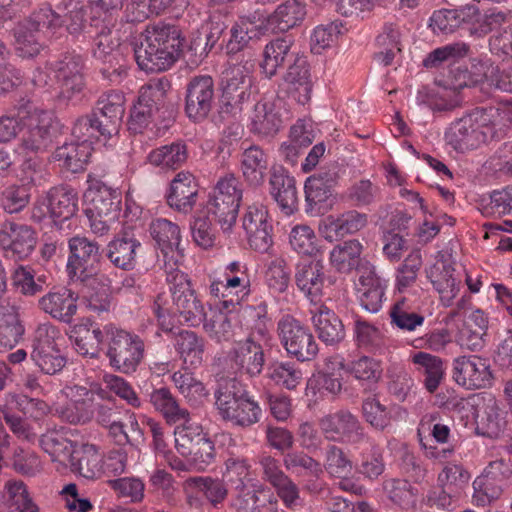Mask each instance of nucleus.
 Here are the masks:
<instances>
[{"mask_svg":"<svg viewBox=\"0 0 512 512\" xmlns=\"http://www.w3.org/2000/svg\"><path fill=\"white\" fill-rule=\"evenodd\" d=\"M363 250L362 244L356 240H347L336 245L329 254V263L340 273H349L358 266Z\"/></svg>","mask_w":512,"mask_h":512,"instance_id":"nucleus-52","label":"nucleus"},{"mask_svg":"<svg viewBox=\"0 0 512 512\" xmlns=\"http://www.w3.org/2000/svg\"><path fill=\"white\" fill-rule=\"evenodd\" d=\"M176 425L175 446L181 455L191 453V449L209 437L201 425L191 422L190 416L186 421H181Z\"/></svg>","mask_w":512,"mask_h":512,"instance_id":"nucleus-59","label":"nucleus"},{"mask_svg":"<svg viewBox=\"0 0 512 512\" xmlns=\"http://www.w3.org/2000/svg\"><path fill=\"white\" fill-rule=\"evenodd\" d=\"M475 83H487L495 88L512 93V70H500L489 61H481L473 65Z\"/></svg>","mask_w":512,"mask_h":512,"instance_id":"nucleus-55","label":"nucleus"},{"mask_svg":"<svg viewBox=\"0 0 512 512\" xmlns=\"http://www.w3.org/2000/svg\"><path fill=\"white\" fill-rule=\"evenodd\" d=\"M215 398L219 414L233 425L246 428L260 421V405L236 379H229L220 384Z\"/></svg>","mask_w":512,"mask_h":512,"instance_id":"nucleus-4","label":"nucleus"},{"mask_svg":"<svg viewBox=\"0 0 512 512\" xmlns=\"http://www.w3.org/2000/svg\"><path fill=\"white\" fill-rule=\"evenodd\" d=\"M198 185L195 177L185 171L179 172L170 184L168 205L179 212L188 213L196 204Z\"/></svg>","mask_w":512,"mask_h":512,"instance_id":"nucleus-27","label":"nucleus"},{"mask_svg":"<svg viewBox=\"0 0 512 512\" xmlns=\"http://www.w3.org/2000/svg\"><path fill=\"white\" fill-rule=\"evenodd\" d=\"M214 96V82L211 76L200 75L192 78L186 93L187 116L194 121L205 119L212 109Z\"/></svg>","mask_w":512,"mask_h":512,"instance_id":"nucleus-18","label":"nucleus"},{"mask_svg":"<svg viewBox=\"0 0 512 512\" xmlns=\"http://www.w3.org/2000/svg\"><path fill=\"white\" fill-rule=\"evenodd\" d=\"M454 267L444 258H437L427 270V278L433 288L439 294V299L444 307L452 306L460 291V280L454 277Z\"/></svg>","mask_w":512,"mask_h":512,"instance_id":"nucleus-23","label":"nucleus"},{"mask_svg":"<svg viewBox=\"0 0 512 512\" xmlns=\"http://www.w3.org/2000/svg\"><path fill=\"white\" fill-rule=\"evenodd\" d=\"M387 282L377 275L374 268H363L357 284L361 306L371 313H377L383 305Z\"/></svg>","mask_w":512,"mask_h":512,"instance_id":"nucleus-25","label":"nucleus"},{"mask_svg":"<svg viewBox=\"0 0 512 512\" xmlns=\"http://www.w3.org/2000/svg\"><path fill=\"white\" fill-rule=\"evenodd\" d=\"M367 223V214L349 210L339 215L327 216L321 221L319 230L326 240L333 241L357 233Z\"/></svg>","mask_w":512,"mask_h":512,"instance_id":"nucleus-24","label":"nucleus"},{"mask_svg":"<svg viewBox=\"0 0 512 512\" xmlns=\"http://www.w3.org/2000/svg\"><path fill=\"white\" fill-rule=\"evenodd\" d=\"M270 193L279 207L286 214H291L297 206V189L293 178L282 172L274 171L271 174Z\"/></svg>","mask_w":512,"mask_h":512,"instance_id":"nucleus-47","label":"nucleus"},{"mask_svg":"<svg viewBox=\"0 0 512 512\" xmlns=\"http://www.w3.org/2000/svg\"><path fill=\"white\" fill-rule=\"evenodd\" d=\"M47 196L52 210V221L61 228L78 211L77 192L68 186H56L47 192Z\"/></svg>","mask_w":512,"mask_h":512,"instance_id":"nucleus-32","label":"nucleus"},{"mask_svg":"<svg viewBox=\"0 0 512 512\" xmlns=\"http://www.w3.org/2000/svg\"><path fill=\"white\" fill-rule=\"evenodd\" d=\"M493 110L476 108L453 122L445 133L447 142L457 151L473 150L495 136Z\"/></svg>","mask_w":512,"mask_h":512,"instance_id":"nucleus-6","label":"nucleus"},{"mask_svg":"<svg viewBox=\"0 0 512 512\" xmlns=\"http://www.w3.org/2000/svg\"><path fill=\"white\" fill-rule=\"evenodd\" d=\"M268 155L257 145L245 149L241 156V171L247 183L260 186L268 174Z\"/></svg>","mask_w":512,"mask_h":512,"instance_id":"nucleus-40","label":"nucleus"},{"mask_svg":"<svg viewBox=\"0 0 512 512\" xmlns=\"http://www.w3.org/2000/svg\"><path fill=\"white\" fill-rule=\"evenodd\" d=\"M36 234L31 227L15 222H6L0 230V245L17 259L26 258L34 250Z\"/></svg>","mask_w":512,"mask_h":512,"instance_id":"nucleus-22","label":"nucleus"},{"mask_svg":"<svg viewBox=\"0 0 512 512\" xmlns=\"http://www.w3.org/2000/svg\"><path fill=\"white\" fill-rule=\"evenodd\" d=\"M105 355L115 371L133 374L145 357L144 340L132 331L111 324Z\"/></svg>","mask_w":512,"mask_h":512,"instance_id":"nucleus-7","label":"nucleus"},{"mask_svg":"<svg viewBox=\"0 0 512 512\" xmlns=\"http://www.w3.org/2000/svg\"><path fill=\"white\" fill-rule=\"evenodd\" d=\"M150 402L168 424H177L189 417V411L180 406L177 398L166 387L154 389L150 394Z\"/></svg>","mask_w":512,"mask_h":512,"instance_id":"nucleus-44","label":"nucleus"},{"mask_svg":"<svg viewBox=\"0 0 512 512\" xmlns=\"http://www.w3.org/2000/svg\"><path fill=\"white\" fill-rule=\"evenodd\" d=\"M24 333L20 308L10 302H0V352L13 349L23 338Z\"/></svg>","mask_w":512,"mask_h":512,"instance_id":"nucleus-29","label":"nucleus"},{"mask_svg":"<svg viewBox=\"0 0 512 512\" xmlns=\"http://www.w3.org/2000/svg\"><path fill=\"white\" fill-rule=\"evenodd\" d=\"M62 339L60 330L51 323H42L35 330L31 359L35 366L46 375H56L67 363L59 348Z\"/></svg>","mask_w":512,"mask_h":512,"instance_id":"nucleus-11","label":"nucleus"},{"mask_svg":"<svg viewBox=\"0 0 512 512\" xmlns=\"http://www.w3.org/2000/svg\"><path fill=\"white\" fill-rule=\"evenodd\" d=\"M280 108L274 101H258L248 116L249 131L260 139L273 138L282 128Z\"/></svg>","mask_w":512,"mask_h":512,"instance_id":"nucleus-20","label":"nucleus"},{"mask_svg":"<svg viewBox=\"0 0 512 512\" xmlns=\"http://www.w3.org/2000/svg\"><path fill=\"white\" fill-rule=\"evenodd\" d=\"M102 453L100 448L91 443H83L77 446L73 458L70 461L71 468L80 476L94 480L101 478Z\"/></svg>","mask_w":512,"mask_h":512,"instance_id":"nucleus-36","label":"nucleus"},{"mask_svg":"<svg viewBox=\"0 0 512 512\" xmlns=\"http://www.w3.org/2000/svg\"><path fill=\"white\" fill-rule=\"evenodd\" d=\"M39 442L51 461L63 467L70 463L77 448L76 443L70 440L61 430L47 431L41 435Z\"/></svg>","mask_w":512,"mask_h":512,"instance_id":"nucleus-39","label":"nucleus"},{"mask_svg":"<svg viewBox=\"0 0 512 512\" xmlns=\"http://www.w3.org/2000/svg\"><path fill=\"white\" fill-rule=\"evenodd\" d=\"M312 313V322L323 342L335 344L344 338L345 330L342 321L332 310L321 305Z\"/></svg>","mask_w":512,"mask_h":512,"instance_id":"nucleus-43","label":"nucleus"},{"mask_svg":"<svg viewBox=\"0 0 512 512\" xmlns=\"http://www.w3.org/2000/svg\"><path fill=\"white\" fill-rule=\"evenodd\" d=\"M411 362L423 375V384L429 393H434L445 375L443 360L427 352L419 351L411 355Z\"/></svg>","mask_w":512,"mask_h":512,"instance_id":"nucleus-41","label":"nucleus"},{"mask_svg":"<svg viewBox=\"0 0 512 512\" xmlns=\"http://www.w3.org/2000/svg\"><path fill=\"white\" fill-rule=\"evenodd\" d=\"M480 13L474 6H466L461 9H443L435 11L430 18V26L434 32L444 34L453 33L458 29L476 31L474 27L479 21Z\"/></svg>","mask_w":512,"mask_h":512,"instance_id":"nucleus-21","label":"nucleus"},{"mask_svg":"<svg viewBox=\"0 0 512 512\" xmlns=\"http://www.w3.org/2000/svg\"><path fill=\"white\" fill-rule=\"evenodd\" d=\"M251 77L243 66H233L223 77V95L231 105H242L251 96Z\"/></svg>","mask_w":512,"mask_h":512,"instance_id":"nucleus-34","label":"nucleus"},{"mask_svg":"<svg viewBox=\"0 0 512 512\" xmlns=\"http://www.w3.org/2000/svg\"><path fill=\"white\" fill-rule=\"evenodd\" d=\"M89 186L84 193L85 214L91 231L103 236L120 213L121 195L100 180L89 178Z\"/></svg>","mask_w":512,"mask_h":512,"instance_id":"nucleus-5","label":"nucleus"},{"mask_svg":"<svg viewBox=\"0 0 512 512\" xmlns=\"http://www.w3.org/2000/svg\"><path fill=\"white\" fill-rule=\"evenodd\" d=\"M190 487L197 488L205 499L214 507L219 508L228 496V488L223 480L211 477H191L186 480Z\"/></svg>","mask_w":512,"mask_h":512,"instance_id":"nucleus-62","label":"nucleus"},{"mask_svg":"<svg viewBox=\"0 0 512 512\" xmlns=\"http://www.w3.org/2000/svg\"><path fill=\"white\" fill-rule=\"evenodd\" d=\"M167 282L172 298V304L165 293L158 294L152 309L161 325L166 323L168 316H179V322L190 326L199 325L204 317V306L192 288L188 276L179 270L167 273Z\"/></svg>","mask_w":512,"mask_h":512,"instance_id":"nucleus-2","label":"nucleus"},{"mask_svg":"<svg viewBox=\"0 0 512 512\" xmlns=\"http://www.w3.org/2000/svg\"><path fill=\"white\" fill-rule=\"evenodd\" d=\"M141 243L128 234L115 237L107 245L106 256L110 262L122 270H132L136 266L137 250Z\"/></svg>","mask_w":512,"mask_h":512,"instance_id":"nucleus-38","label":"nucleus"},{"mask_svg":"<svg viewBox=\"0 0 512 512\" xmlns=\"http://www.w3.org/2000/svg\"><path fill=\"white\" fill-rule=\"evenodd\" d=\"M232 506L236 512H278V499L263 483L235 490Z\"/></svg>","mask_w":512,"mask_h":512,"instance_id":"nucleus-19","label":"nucleus"},{"mask_svg":"<svg viewBox=\"0 0 512 512\" xmlns=\"http://www.w3.org/2000/svg\"><path fill=\"white\" fill-rule=\"evenodd\" d=\"M68 248L66 272L72 281H94L98 275H106L100 271L102 255L96 241L84 236H74L69 239Z\"/></svg>","mask_w":512,"mask_h":512,"instance_id":"nucleus-10","label":"nucleus"},{"mask_svg":"<svg viewBox=\"0 0 512 512\" xmlns=\"http://www.w3.org/2000/svg\"><path fill=\"white\" fill-rule=\"evenodd\" d=\"M90 143H65L58 147L53 156L56 161L62 163V165L73 173H77L84 169L85 164L88 162L91 156Z\"/></svg>","mask_w":512,"mask_h":512,"instance_id":"nucleus-53","label":"nucleus"},{"mask_svg":"<svg viewBox=\"0 0 512 512\" xmlns=\"http://www.w3.org/2000/svg\"><path fill=\"white\" fill-rule=\"evenodd\" d=\"M57 9L61 14V26L65 25L67 31L74 36L86 32V9L79 0L62 1Z\"/></svg>","mask_w":512,"mask_h":512,"instance_id":"nucleus-58","label":"nucleus"},{"mask_svg":"<svg viewBox=\"0 0 512 512\" xmlns=\"http://www.w3.org/2000/svg\"><path fill=\"white\" fill-rule=\"evenodd\" d=\"M125 96L121 91L110 90L103 93L98 101L93 116L98 123V136L104 140L117 135L125 113Z\"/></svg>","mask_w":512,"mask_h":512,"instance_id":"nucleus-17","label":"nucleus"},{"mask_svg":"<svg viewBox=\"0 0 512 512\" xmlns=\"http://www.w3.org/2000/svg\"><path fill=\"white\" fill-rule=\"evenodd\" d=\"M421 266L422 257L419 251H413L405 258L396 270L395 289L399 293H407L416 286Z\"/></svg>","mask_w":512,"mask_h":512,"instance_id":"nucleus-60","label":"nucleus"},{"mask_svg":"<svg viewBox=\"0 0 512 512\" xmlns=\"http://www.w3.org/2000/svg\"><path fill=\"white\" fill-rule=\"evenodd\" d=\"M209 295L214 299L218 310L224 313L236 312L248 297L233 286L227 285L224 280L214 279L208 287Z\"/></svg>","mask_w":512,"mask_h":512,"instance_id":"nucleus-51","label":"nucleus"},{"mask_svg":"<svg viewBox=\"0 0 512 512\" xmlns=\"http://www.w3.org/2000/svg\"><path fill=\"white\" fill-rule=\"evenodd\" d=\"M324 281L325 274L322 260L302 261L297 264L296 285L311 302L316 303L320 300Z\"/></svg>","mask_w":512,"mask_h":512,"instance_id":"nucleus-26","label":"nucleus"},{"mask_svg":"<svg viewBox=\"0 0 512 512\" xmlns=\"http://www.w3.org/2000/svg\"><path fill=\"white\" fill-rule=\"evenodd\" d=\"M503 466L502 461L491 462L481 475L473 481V499L479 506H485L500 497L502 487L497 471Z\"/></svg>","mask_w":512,"mask_h":512,"instance_id":"nucleus-31","label":"nucleus"},{"mask_svg":"<svg viewBox=\"0 0 512 512\" xmlns=\"http://www.w3.org/2000/svg\"><path fill=\"white\" fill-rule=\"evenodd\" d=\"M292 41L289 38H277L266 44L263 51L261 71L266 78L275 76L285 61L291 56Z\"/></svg>","mask_w":512,"mask_h":512,"instance_id":"nucleus-48","label":"nucleus"},{"mask_svg":"<svg viewBox=\"0 0 512 512\" xmlns=\"http://www.w3.org/2000/svg\"><path fill=\"white\" fill-rule=\"evenodd\" d=\"M140 39L134 56L139 68L146 72L168 70L179 59L184 45L180 29L163 21L147 25Z\"/></svg>","mask_w":512,"mask_h":512,"instance_id":"nucleus-1","label":"nucleus"},{"mask_svg":"<svg viewBox=\"0 0 512 512\" xmlns=\"http://www.w3.org/2000/svg\"><path fill=\"white\" fill-rule=\"evenodd\" d=\"M187 147L182 142L160 146L150 151L147 156L148 162L162 170H176L187 160Z\"/></svg>","mask_w":512,"mask_h":512,"instance_id":"nucleus-49","label":"nucleus"},{"mask_svg":"<svg viewBox=\"0 0 512 512\" xmlns=\"http://www.w3.org/2000/svg\"><path fill=\"white\" fill-rule=\"evenodd\" d=\"M379 51L375 54L377 61L385 66L393 62L395 55L401 51L400 32L392 24L385 25L376 38Z\"/></svg>","mask_w":512,"mask_h":512,"instance_id":"nucleus-64","label":"nucleus"},{"mask_svg":"<svg viewBox=\"0 0 512 512\" xmlns=\"http://www.w3.org/2000/svg\"><path fill=\"white\" fill-rule=\"evenodd\" d=\"M60 394L67 399V403L57 404L54 408L55 415L72 425H83L91 421L95 411V395L106 397V391L101 387L89 389L81 385H67Z\"/></svg>","mask_w":512,"mask_h":512,"instance_id":"nucleus-13","label":"nucleus"},{"mask_svg":"<svg viewBox=\"0 0 512 512\" xmlns=\"http://www.w3.org/2000/svg\"><path fill=\"white\" fill-rule=\"evenodd\" d=\"M171 380L179 393L190 403H201L208 396L204 384L187 369L174 372Z\"/></svg>","mask_w":512,"mask_h":512,"instance_id":"nucleus-57","label":"nucleus"},{"mask_svg":"<svg viewBox=\"0 0 512 512\" xmlns=\"http://www.w3.org/2000/svg\"><path fill=\"white\" fill-rule=\"evenodd\" d=\"M470 473L460 464L448 463L438 474L437 481L441 489H443L445 502L441 503L442 507L451 505V498L458 497L468 487L470 481Z\"/></svg>","mask_w":512,"mask_h":512,"instance_id":"nucleus-35","label":"nucleus"},{"mask_svg":"<svg viewBox=\"0 0 512 512\" xmlns=\"http://www.w3.org/2000/svg\"><path fill=\"white\" fill-rule=\"evenodd\" d=\"M175 0H132L126 7L130 22H143L151 16L162 15Z\"/></svg>","mask_w":512,"mask_h":512,"instance_id":"nucleus-61","label":"nucleus"},{"mask_svg":"<svg viewBox=\"0 0 512 512\" xmlns=\"http://www.w3.org/2000/svg\"><path fill=\"white\" fill-rule=\"evenodd\" d=\"M27 111L21 112L24 119V132L18 144V150L28 153L45 151L52 143V126L54 114L52 111L38 107L33 101H27Z\"/></svg>","mask_w":512,"mask_h":512,"instance_id":"nucleus-8","label":"nucleus"},{"mask_svg":"<svg viewBox=\"0 0 512 512\" xmlns=\"http://www.w3.org/2000/svg\"><path fill=\"white\" fill-rule=\"evenodd\" d=\"M289 243L292 250L300 255L317 257L322 254L319 240L309 225L294 226L289 234Z\"/></svg>","mask_w":512,"mask_h":512,"instance_id":"nucleus-56","label":"nucleus"},{"mask_svg":"<svg viewBox=\"0 0 512 512\" xmlns=\"http://www.w3.org/2000/svg\"><path fill=\"white\" fill-rule=\"evenodd\" d=\"M306 16L305 4L298 0H287L280 4L268 18V23L278 32H286L302 23Z\"/></svg>","mask_w":512,"mask_h":512,"instance_id":"nucleus-46","label":"nucleus"},{"mask_svg":"<svg viewBox=\"0 0 512 512\" xmlns=\"http://www.w3.org/2000/svg\"><path fill=\"white\" fill-rule=\"evenodd\" d=\"M452 378L467 390L487 388L493 382L488 360L478 355L456 357L452 364Z\"/></svg>","mask_w":512,"mask_h":512,"instance_id":"nucleus-15","label":"nucleus"},{"mask_svg":"<svg viewBox=\"0 0 512 512\" xmlns=\"http://www.w3.org/2000/svg\"><path fill=\"white\" fill-rule=\"evenodd\" d=\"M93 280L81 282L84 285L82 301L91 311L107 312L111 306V279L108 275H98Z\"/></svg>","mask_w":512,"mask_h":512,"instance_id":"nucleus-37","label":"nucleus"},{"mask_svg":"<svg viewBox=\"0 0 512 512\" xmlns=\"http://www.w3.org/2000/svg\"><path fill=\"white\" fill-rule=\"evenodd\" d=\"M277 335L287 354L298 361H311L319 352L318 343L310 328L291 315H284L279 319Z\"/></svg>","mask_w":512,"mask_h":512,"instance_id":"nucleus-12","label":"nucleus"},{"mask_svg":"<svg viewBox=\"0 0 512 512\" xmlns=\"http://www.w3.org/2000/svg\"><path fill=\"white\" fill-rule=\"evenodd\" d=\"M242 189L239 180L227 175L218 180L207 203L208 214L224 232H230L236 223Z\"/></svg>","mask_w":512,"mask_h":512,"instance_id":"nucleus-9","label":"nucleus"},{"mask_svg":"<svg viewBox=\"0 0 512 512\" xmlns=\"http://www.w3.org/2000/svg\"><path fill=\"white\" fill-rule=\"evenodd\" d=\"M320 429L331 441L355 444L365 438L364 428L351 412L340 410L320 419Z\"/></svg>","mask_w":512,"mask_h":512,"instance_id":"nucleus-16","label":"nucleus"},{"mask_svg":"<svg viewBox=\"0 0 512 512\" xmlns=\"http://www.w3.org/2000/svg\"><path fill=\"white\" fill-rule=\"evenodd\" d=\"M284 80L290 91L298 93V102L304 104L310 99L312 81L309 65L304 58H296L284 76Z\"/></svg>","mask_w":512,"mask_h":512,"instance_id":"nucleus-50","label":"nucleus"},{"mask_svg":"<svg viewBox=\"0 0 512 512\" xmlns=\"http://www.w3.org/2000/svg\"><path fill=\"white\" fill-rule=\"evenodd\" d=\"M174 347L185 365L198 367L204 360L205 340L190 330L180 331L174 340Z\"/></svg>","mask_w":512,"mask_h":512,"instance_id":"nucleus-42","label":"nucleus"},{"mask_svg":"<svg viewBox=\"0 0 512 512\" xmlns=\"http://www.w3.org/2000/svg\"><path fill=\"white\" fill-rule=\"evenodd\" d=\"M241 222L250 248L267 253L273 245V225L267 206L260 200L247 204Z\"/></svg>","mask_w":512,"mask_h":512,"instance_id":"nucleus-14","label":"nucleus"},{"mask_svg":"<svg viewBox=\"0 0 512 512\" xmlns=\"http://www.w3.org/2000/svg\"><path fill=\"white\" fill-rule=\"evenodd\" d=\"M84 59L69 52L54 61H49L33 74V83L38 87L49 86L54 79L59 86L58 98L64 101L79 99L85 89Z\"/></svg>","mask_w":512,"mask_h":512,"instance_id":"nucleus-3","label":"nucleus"},{"mask_svg":"<svg viewBox=\"0 0 512 512\" xmlns=\"http://www.w3.org/2000/svg\"><path fill=\"white\" fill-rule=\"evenodd\" d=\"M3 500L10 512H39L23 481H7L4 485Z\"/></svg>","mask_w":512,"mask_h":512,"instance_id":"nucleus-54","label":"nucleus"},{"mask_svg":"<svg viewBox=\"0 0 512 512\" xmlns=\"http://www.w3.org/2000/svg\"><path fill=\"white\" fill-rule=\"evenodd\" d=\"M171 84L165 77L152 79L139 90L138 101L157 112L164 107Z\"/></svg>","mask_w":512,"mask_h":512,"instance_id":"nucleus-63","label":"nucleus"},{"mask_svg":"<svg viewBox=\"0 0 512 512\" xmlns=\"http://www.w3.org/2000/svg\"><path fill=\"white\" fill-rule=\"evenodd\" d=\"M110 326L111 323L92 329L86 325L76 326L71 332L76 351L84 356L97 357L102 347H106Z\"/></svg>","mask_w":512,"mask_h":512,"instance_id":"nucleus-33","label":"nucleus"},{"mask_svg":"<svg viewBox=\"0 0 512 512\" xmlns=\"http://www.w3.org/2000/svg\"><path fill=\"white\" fill-rule=\"evenodd\" d=\"M39 307L52 318L70 323L77 312V297L67 288L54 289L39 299Z\"/></svg>","mask_w":512,"mask_h":512,"instance_id":"nucleus-28","label":"nucleus"},{"mask_svg":"<svg viewBox=\"0 0 512 512\" xmlns=\"http://www.w3.org/2000/svg\"><path fill=\"white\" fill-rule=\"evenodd\" d=\"M149 233L165 257L169 252L178 250L181 242V230L178 224L166 219L155 218L149 225Z\"/></svg>","mask_w":512,"mask_h":512,"instance_id":"nucleus-45","label":"nucleus"},{"mask_svg":"<svg viewBox=\"0 0 512 512\" xmlns=\"http://www.w3.org/2000/svg\"><path fill=\"white\" fill-rule=\"evenodd\" d=\"M232 359L240 373L250 377L258 376L265 363L262 346L250 338L236 344Z\"/></svg>","mask_w":512,"mask_h":512,"instance_id":"nucleus-30","label":"nucleus"}]
</instances>
